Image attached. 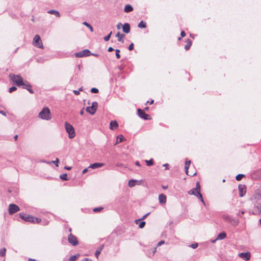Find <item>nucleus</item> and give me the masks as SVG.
Returning <instances> with one entry per match:
<instances>
[{
	"label": "nucleus",
	"instance_id": "f257e3e1",
	"mask_svg": "<svg viewBox=\"0 0 261 261\" xmlns=\"http://www.w3.org/2000/svg\"><path fill=\"white\" fill-rule=\"evenodd\" d=\"M251 200L254 204V211L251 213L253 215L261 213V194L259 192H256L251 198Z\"/></svg>",
	"mask_w": 261,
	"mask_h": 261
},
{
	"label": "nucleus",
	"instance_id": "f03ea898",
	"mask_svg": "<svg viewBox=\"0 0 261 261\" xmlns=\"http://www.w3.org/2000/svg\"><path fill=\"white\" fill-rule=\"evenodd\" d=\"M39 118L49 120L51 118V114L49 109L48 108H44L38 114Z\"/></svg>",
	"mask_w": 261,
	"mask_h": 261
},
{
	"label": "nucleus",
	"instance_id": "7ed1b4c3",
	"mask_svg": "<svg viewBox=\"0 0 261 261\" xmlns=\"http://www.w3.org/2000/svg\"><path fill=\"white\" fill-rule=\"evenodd\" d=\"M9 77L17 86H23L24 83V81L20 75L11 73L9 75Z\"/></svg>",
	"mask_w": 261,
	"mask_h": 261
},
{
	"label": "nucleus",
	"instance_id": "20e7f679",
	"mask_svg": "<svg viewBox=\"0 0 261 261\" xmlns=\"http://www.w3.org/2000/svg\"><path fill=\"white\" fill-rule=\"evenodd\" d=\"M65 127L66 131L68 134L69 138L70 139L73 138L75 136L73 127L67 122H65Z\"/></svg>",
	"mask_w": 261,
	"mask_h": 261
},
{
	"label": "nucleus",
	"instance_id": "39448f33",
	"mask_svg": "<svg viewBox=\"0 0 261 261\" xmlns=\"http://www.w3.org/2000/svg\"><path fill=\"white\" fill-rule=\"evenodd\" d=\"M222 218L224 221H227L234 226L237 225L239 223V219L233 218L231 216L228 215H223Z\"/></svg>",
	"mask_w": 261,
	"mask_h": 261
},
{
	"label": "nucleus",
	"instance_id": "423d86ee",
	"mask_svg": "<svg viewBox=\"0 0 261 261\" xmlns=\"http://www.w3.org/2000/svg\"><path fill=\"white\" fill-rule=\"evenodd\" d=\"M33 44L38 48H43V46L40 37L38 35H36L33 39Z\"/></svg>",
	"mask_w": 261,
	"mask_h": 261
},
{
	"label": "nucleus",
	"instance_id": "0eeeda50",
	"mask_svg": "<svg viewBox=\"0 0 261 261\" xmlns=\"http://www.w3.org/2000/svg\"><path fill=\"white\" fill-rule=\"evenodd\" d=\"M98 107V103L96 101H94L92 103V106L90 107H87L86 108V111L91 115H93L96 112Z\"/></svg>",
	"mask_w": 261,
	"mask_h": 261
},
{
	"label": "nucleus",
	"instance_id": "6e6552de",
	"mask_svg": "<svg viewBox=\"0 0 261 261\" xmlns=\"http://www.w3.org/2000/svg\"><path fill=\"white\" fill-rule=\"evenodd\" d=\"M91 55V53L89 50L85 49L83 50L76 53L75 56L77 58H82L84 57L89 56Z\"/></svg>",
	"mask_w": 261,
	"mask_h": 261
},
{
	"label": "nucleus",
	"instance_id": "1a4fd4ad",
	"mask_svg": "<svg viewBox=\"0 0 261 261\" xmlns=\"http://www.w3.org/2000/svg\"><path fill=\"white\" fill-rule=\"evenodd\" d=\"M20 210L18 205L15 204H10L9 205L8 212L10 215L13 214Z\"/></svg>",
	"mask_w": 261,
	"mask_h": 261
},
{
	"label": "nucleus",
	"instance_id": "9d476101",
	"mask_svg": "<svg viewBox=\"0 0 261 261\" xmlns=\"http://www.w3.org/2000/svg\"><path fill=\"white\" fill-rule=\"evenodd\" d=\"M201 187L199 182H197L196 184V187L191 189L188 192V194L190 195L196 196V193L200 191Z\"/></svg>",
	"mask_w": 261,
	"mask_h": 261
},
{
	"label": "nucleus",
	"instance_id": "9b49d317",
	"mask_svg": "<svg viewBox=\"0 0 261 261\" xmlns=\"http://www.w3.org/2000/svg\"><path fill=\"white\" fill-rule=\"evenodd\" d=\"M20 218L26 222H32L34 223L35 217L30 215H27L23 214H19Z\"/></svg>",
	"mask_w": 261,
	"mask_h": 261
},
{
	"label": "nucleus",
	"instance_id": "f8f14e48",
	"mask_svg": "<svg viewBox=\"0 0 261 261\" xmlns=\"http://www.w3.org/2000/svg\"><path fill=\"white\" fill-rule=\"evenodd\" d=\"M68 240L69 243L73 246H76L79 244L76 238L71 233L69 235Z\"/></svg>",
	"mask_w": 261,
	"mask_h": 261
},
{
	"label": "nucleus",
	"instance_id": "ddd939ff",
	"mask_svg": "<svg viewBox=\"0 0 261 261\" xmlns=\"http://www.w3.org/2000/svg\"><path fill=\"white\" fill-rule=\"evenodd\" d=\"M137 112L138 115L140 118L144 120L150 119V116L148 114L145 113L143 110L140 109H138Z\"/></svg>",
	"mask_w": 261,
	"mask_h": 261
},
{
	"label": "nucleus",
	"instance_id": "4468645a",
	"mask_svg": "<svg viewBox=\"0 0 261 261\" xmlns=\"http://www.w3.org/2000/svg\"><path fill=\"white\" fill-rule=\"evenodd\" d=\"M238 256L244 259L245 260H249L251 257V254L249 252H242L238 254Z\"/></svg>",
	"mask_w": 261,
	"mask_h": 261
},
{
	"label": "nucleus",
	"instance_id": "2eb2a0df",
	"mask_svg": "<svg viewBox=\"0 0 261 261\" xmlns=\"http://www.w3.org/2000/svg\"><path fill=\"white\" fill-rule=\"evenodd\" d=\"M22 86L23 89H26L30 93H34V91L32 89V86L28 81H25L24 83Z\"/></svg>",
	"mask_w": 261,
	"mask_h": 261
},
{
	"label": "nucleus",
	"instance_id": "dca6fc26",
	"mask_svg": "<svg viewBox=\"0 0 261 261\" xmlns=\"http://www.w3.org/2000/svg\"><path fill=\"white\" fill-rule=\"evenodd\" d=\"M239 195L241 197L244 196L246 193V186L245 185H240L239 186Z\"/></svg>",
	"mask_w": 261,
	"mask_h": 261
},
{
	"label": "nucleus",
	"instance_id": "f3484780",
	"mask_svg": "<svg viewBox=\"0 0 261 261\" xmlns=\"http://www.w3.org/2000/svg\"><path fill=\"white\" fill-rule=\"evenodd\" d=\"M159 200L161 204H165L166 202V196L163 194L159 195Z\"/></svg>",
	"mask_w": 261,
	"mask_h": 261
},
{
	"label": "nucleus",
	"instance_id": "a211bd4d",
	"mask_svg": "<svg viewBox=\"0 0 261 261\" xmlns=\"http://www.w3.org/2000/svg\"><path fill=\"white\" fill-rule=\"evenodd\" d=\"M104 165V164L102 163H95L92 164H91L89 168H92V169H96L98 168H100L102 167Z\"/></svg>",
	"mask_w": 261,
	"mask_h": 261
},
{
	"label": "nucleus",
	"instance_id": "6ab92c4d",
	"mask_svg": "<svg viewBox=\"0 0 261 261\" xmlns=\"http://www.w3.org/2000/svg\"><path fill=\"white\" fill-rule=\"evenodd\" d=\"M122 30L125 33H128L130 32V25L128 23H125L122 25Z\"/></svg>",
	"mask_w": 261,
	"mask_h": 261
},
{
	"label": "nucleus",
	"instance_id": "aec40b11",
	"mask_svg": "<svg viewBox=\"0 0 261 261\" xmlns=\"http://www.w3.org/2000/svg\"><path fill=\"white\" fill-rule=\"evenodd\" d=\"M118 126V124L116 121H112L110 123V128L112 130L117 128Z\"/></svg>",
	"mask_w": 261,
	"mask_h": 261
},
{
	"label": "nucleus",
	"instance_id": "412c9836",
	"mask_svg": "<svg viewBox=\"0 0 261 261\" xmlns=\"http://www.w3.org/2000/svg\"><path fill=\"white\" fill-rule=\"evenodd\" d=\"M226 237V234L225 232H222L218 234L216 238V240H223Z\"/></svg>",
	"mask_w": 261,
	"mask_h": 261
},
{
	"label": "nucleus",
	"instance_id": "4be33fe9",
	"mask_svg": "<svg viewBox=\"0 0 261 261\" xmlns=\"http://www.w3.org/2000/svg\"><path fill=\"white\" fill-rule=\"evenodd\" d=\"M116 36L118 38V41L119 42H123L124 40H123V38L125 37V35L123 34H120V32H118Z\"/></svg>",
	"mask_w": 261,
	"mask_h": 261
},
{
	"label": "nucleus",
	"instance_id": "5701e85b",
	"mask_svg": "<svg viewBox=\"0 0 261 261\" xmlns=\"http://www.w3.org/2000/svg\"><path fill=\"white\" fill-rule=\"evenodd\" d=\"M133 10V7L129 4L126 5L124 7V11L126 13L132 12Z\"/></svg>",
	"mask_w": 261,
	"mask_h": 261
},
{
	"label": "nucleus",
	"instance_id": "b1692460",
	"mask_svg": "<svg viewBox=\"0 0 261 261\" xmlns=\"http://www.w3.org/2000/svg\"><path fill=\"white\" fill-rule=\"evenodd\" d=\"M47 13L55 15L56 16L58 17H60V13L57 10H50L47 11Z\"/></svg>",
	"mask_w": 261,
	"mask_h": 261
},
{
	"label": "nucleus",
	"instance_id": "393cba45",
	"mask_svg": "<svg viewBox=\"0 0 261 261\" xmlns=\"http://www.w3.org/2000/svg\"><path fill=\"white\" fill-rule=\"evenodd\" d=\"M186 42H187V44H186V45L185 46V49L186 50H188L190 49V48L191 47V45H192V41L189 39H188L186 41Z\"/></svg>",
	"mask_w": 261,
	"mask_h": 261
},
{
	"label": "nucleus",
	"instance_id": "a878e982",
	"mask_svg": "<svg viewBox=\"0 0 261 261\" xmlns=\"http://www.w3.org/2000/svg\"><path fill=\"white\" fill-rule=\"evenodd\" d=\"M103 247H104V245H102L101 246H100L99 247V248L95 251V256L96 257V258H97L98 257V256L99 255V254H100L101 253V250L103 249Z\"/></svg>",
	"mask_w": 261,
	"mask_h": 261
},
{
	"label": "nucleus",
	"instance_id": "bb28decb",
	"mask_svg": "<svg viewBox=\"0 0 261 261\" xmlns=\"http://www.w3.org/2000/svg\"><path fill=\"white\" fill-rule=\"evenodd\" d=\"M190 164H191L190 161H187V160L186 161L185 169V172L187 175H189L188 174V169L189 168Z\"/></svg>",
	"mask_w": 261,
	"mask_h": 261
},
{
	"label": "nucleus",
	"instance_id": "cd10ccee",
	"mask_svg": "<svg viewBox=\"0 0 261 261\" xmlns=\"http://www.w3.org/2000/svg\"><path fill=\"white\" fill-rule=\"evenodd\" d=\"M138 180L135 179H130L128 181V185L129 187H133L135 186L136 183L138 182Z\"/></svg>",
	"mask_w": 261,
	"mask_h": 261
},
{
	"label": "nucleus",
	"instance_id": "c85d7f7f",
	"mask_svg": "<svg viewBox=\"0 0 261 261\" xmlns=\"http://www.w3.org/2000/svg\"><path fill=\"white\" fill-rule=\"evenodd\" d=\"M198 199H199L200 200V201L203 203V204L205 205V202L204 201V200L203 199V197H202V194H201L200 193V191L199 192L198 191L197 193H196V196Z\"/></svg>",
	"mask_w": 261,
	"mask_h": 261
},
{
	"label": "nucleus",
	"instance_id": "c756f323",
	"mask_svg": "<svg viewBox=\"0 0 261 261\" xmlns=\"http://www.w3.org/2000/svg\"><path fill=\"white\" fill-rule=\"evenodd\" d=\"M123 136L122 135L117 136L116 144L121 143V142L123 141Z\"/></svg>",
	"mask_w": 261,
	"mask_h": 261
},
{
	"label": "nucleus",
	"instance_id": "7c9ffc66",
	"mask_svg": "<svg viewBox=\"0 0 261 261\" xmlns=\"http://www.w3.org/2000/svg\"><path fill=\"white\" fill-rule=\"evenodd\" d=\"M138 26L140 28H145L146 27V22L142 20L139 23Z\"/></svg>",
	"mask_w": 261,
	"mask_h": 261
},
{
	"label": "nucleus",
	"instance_id": "2f4dec72",
	"mask_svg": "<svg viewBox=\"0 0 261 261\" xmlns=\"http://www.w3.org/2000/svg\"><path fill=\"white\" fill-rule=\"evenodd\" d=\"M83 24H84V25H85L87 28H88L91 32H93V29L92 27L89 23L85 21V22H83Z\"/></svg>",
	"mask_w": 261,
	"mask_h": 261
},
{
	"label": "nucleus",
	"instance_id": "473e14b6",
	"mask_svg": "<svg viewBox=\"0 0 261 261\" xmlns=\"http://www.w3.org/2000/svg\"><path fill=\"white\" fill-rule=\"evenodd\" d=\"M60 178L63 180H68L67 174L66 173L62 174L60 175Z\"/></svg>",
	"mask_w": 261,
	"mask_h": 261
},
{
	"label": "nucleus",
	"instance_id": "72a5a7b5",
	"mask_svg": "<svg viewBox=\"0 0 261 261\" xmlns=\"http://www.w3.org/2000/svg\"><path fill=\"white\" fill-rule=\"evenodd\" d=\"M6 249L4 248L0 250V256H4L6 255Z\"/></svg>",
	"mask_w": 261,
	"mask_h": 261
},
{
	"label": "nucleus",
	"instance_id": "f704fd0d",
	"mask_svg": "<svg viewBox=\"0 0 261 261\" xmlns=\"http://www.w3.org/2000/svg\"><path fill=\"white\" fill-rule=\"evenodd\" d=\"M244 176H245V175L244 174H239L236 176V179L237 180L239 181V180H241L242 179V178Z\"/></svg>",
	"mask_w": 261,
	"mask_h": 261
},
{
	"label": "nucleus",
	"instance_id": "c9c22d12",
	"mask_svg": "<svg viewBox=\"0 0 261 261\" xmlns=\"http://www.w3.org/2000/svg\"><path fill=\"white\" fill-rule=\"evenodd\" d=\"M146 165L148 166H150L153 165V161L152 159H150V160H146Z\"/></svg>",
	"mask_w": 261,
	"mask_h": 261
},
{
	"label": "nucleus",
	"instance_id": "e433bc0d",
	"mask_svg": "<svg viewBox=\"0 0 261 261\" xmlns=\"http://www.w3.org/2000/svg\"><path fill=\"white\" fill-rule=\"evenodd\" d=\"M112 34V32H111L107 36H105L103 38L104 40L105 41H108L110 39Z\"/></svg>",
	"mask_w": 261,
	"mask_h": 261
},
{
	"label": "nucleus",
	"instance_id": "4c0bfd02",
	"mask_svg": "<svg viewBox=\"0 0 261 261\" xmlns=\"http://www.w3.org/2000/svg\"><path fill=\"white\" fill-rule=\"evenodd\" d=\"M102 209H103L102 207H95V208H93V212H94L95 213H97V212H100Z\"/></svg>",
	"mask_w": 261,
	"mask_h": 261
},
{
	"label": "nucleus",
	"instance_id": "58836bf2",
	"mask_svg": "<svg viewBox=\"0 0 261 261\" xmlns=\"http://www.w3.org/2000/svg\"><path fill=\"white\" fill-rule=\"evenodd\" d=\"M115 53H116V57L117 59H119L120 58V50L116 49H115Z\"/></svg>",
	"mask_w": 261,
	"mask_h": 261
},
{
	"label": "nucleus",
	"instance_id": "ea45409f",
	"mask_svg": "<svg viewBox=\"0 0 261 261\" xmlns=\"http://www.w3.org/2000/svg\"><path fill=\"white\" fill-rule=\"evenodd\" d=\"M82 91V88H80L79 90H73V92L75 95H78L80 94V92Z\"/></svg>",
	"mask_w": 261,
	"mask_h": 261
},
{
	"label": "nucleus",
	"instance_id": "a19ab883",
	"mask_svg": "<svg viewBox=\"0 0 261 261\" xmlns=\"http://www.w3.org/2000/svg\"><path fill=\"white\" fill-rule=\"evenodd\" d=\"M91 92L93 93H98V89L96 88H92L91 89Z\"/></svg>",
	"mask_w": 261,
	"mask_h": 261
},
{
	"label": "nucleus",
	"instance_id": "79ce46f5",
	"mask_svg": "<svg viewBox=\"0 0 261 261\" xmlns=\"http://www.w3.org/2000/svg\"><path fill=\"white\" fill-rule=\"evenodd\" d=\"M145 222L141 221L139 225V227L140 228H143L145 226Z\"/></svg>",
	"mask_w": 261,
	"mask_h": 261
},
{
	"label": "nucleus",
	"instance_id": "37998d69",
	"mask_svg": "<svg viewBox=\"0 0 261 261\" xmlns=\"http://www.w3.org/2000/svg\"><path fill=\"white\" fill-rule=\"evenodd\" d=\"M198 245L197 243H193L191 244L189 246L193 249H196L198 247Z\"/></svg>",
	"mask_w": 261,
	"mask_h": 261
},
{
	"label": "nucleus",
	"instance_id": "c03bdc74",
	"mask_svg": "<svg viewBox=\"0 0 261 261\" xmlns=\"http://www.w3.org/2000/svg\"><path fill=\"white\" fill-rule=\"evenodd\" d=\"M149 214H150L149 213H148L147 214H145L144 216H143L142 217V218L141 219V220L144 219L148 215H149ZM140 221V219L137 220H136V223L137 224L138 222H139Z\"/></svg>",
	"mask_w": 261,
	"mask_h": 261
},
{
	"label": "nucleus",
	"instance_id": "a18cd8bd",
	"mask_svg": "<svg viewBox=\"0 0 261 261\" xmlns=\"http://www.w3.org/2000/svg\"><path fill=\"white\" fill-rule=\"evenodd\" d=\"M16 89H17L16 87L13 86L9 88V92L10 93H11V92L16 90Z\"/></svg>",
	"mask_w": 261,
	"mask_h": 261
},
{
	"label": "nucleus",
	"instance_id": "49530a36",
	"mask_svg": "<svg viewBox=\"0 0 261 261\" xmlns=\"http://www.w3.org/2000/svg\"><path fill=\"white\" fill-rule=\"evenodd\" d=\"M41 221V219L40 218L35 217L34 222V223H39Z\"/></svg>",
	"mask_w": 261,
	"mask_h": 261
},
{
	"label": "nucleus",
	"instance_id": "de8ad7c7",
	"mask_svg": "<svg viewBox=\"0 0 261 261\" xmlns=\"http://www.w3.org/2000/svg\"><path fill=\"white\" fill-rule=\"evenodd\" d=\"M59 160L57 158L56 160L54 161H52V163H54L56 165V166L57 167H58L59 166Z\"/></svg>",
	"mask_w": 261,
	"mask_h": 261
},
{
	"label": "nucleus",
	"instance_id": "09e8293b",
	"mask_svg": "<svg viewBox=\"0 0 261 261\" xmlns=\"http://www.w3.org/2000/svg\"><path fill=\"white\" fill-rule=\"evenodd\" d=\"M77 257L76 255H72L69 258V260H71V261H74L76 260Z\"/></svg>",
	"mask_w": 261,
	"mask_h": 261
},
{
	"label": "nucleus",
	"instance_id": "8fccbe9b",
	"mask_svg": "<svg viewBox=\"0 0 261 261\" xmlns=\"http://www.w3.org/2000/svg\"><path fill=\"white\" fill-rule=\"evenodd\" d=\"M134 45L133 43H130L128 46V49L132 50L134 49Z\"/></svg>",
	"mask_w": 261,
	"mask_h": 261
},
{
	"label": "nucleus",
	"instance_id": "3c124183",
	"mask_svg": "<svg viewBox=\"0 0 261 261\" xmlns=\"http://www.w3.org/2000/svg\"><path fill=\"white\" fill-rule=\"evenodd\" d=\"M165 243V241H163V240H162L161 241H160L158 243V245L157 246H161L162 245L164 244Z\"/></svg>",
	"mask_w": 261,
	"mask_h": 261
},
{
	"label": "nucleus",
	"instance_id": "603ef678",
	"mask_svg": "<svg viewBox=\"0 0 261 261\" xmlns=\"http://www.w3.org/2000/svg\"><path fill=\"white\" fill-rule=\"evenodd\" d=\"M244 213V211H241L239 212L237 215L240 217H241V215H243Z\"/></svg>",
	"mask_w": 261,
	"mask_h": 261
},
{
	"label": "nucleus",
	"instance_id": "864d4df0",
	"mask_svg": "<svg viewBox=\"0 0 261 261\" xmlns=\"http://www.w3.org/2000/svg\"><path fill=\"white\" fill-rule=\"evenodd\" d=\"M180 35L181 37H185L186 36V33L185 32V31H182L180 33Z\"/></svg>",
	"mask_w": 261,
	"mask_h": 261
},
{
	"label": "nucleus",
	"instance_id": "5fc2aeb1",
	"mask_svg": "<svg viewBox=\"0 0 261 261\" xmlns=\"http://www.w3.org/2000/svg\"><path fill=\"white\" fill-rule=\"evenodd\" d=\"M122 26V24L121 23L119 22L117 24V28L118 29H120L121 28V27Z\"/></svg>",
	"mask_w": 261,
	"mask_h": 261
},
{
	"label": "nucleus",
	"instance_id": "6e6d98bb",
	"mask_svg": "<svg viewBox=\"0 0 261 261\" xmlns=\"http://www.w3.org/2000/svg\"><path fill=\"white\" fill-rule=\"evenodd\" d=\"M90 168L89 167L87 168L84 169L82 171L83 174L86 173Z\"/></svg>",
	"mask_w": 261,
	"mask_h": 261
},
{
	"label": "nucleus",
	"instance_id": "4d7b16f0",
	"mask_svg": "<svg viewBox=\"0 0 261 261\" xmlns=\"http://www.w3.org/2000/svg\"><path fill=\"white\" fill-rule=\"evenodd\" d=\"M0 113L5 116H6V113L5 112H4V111L0 110Z\"/></svg>",
	"mask_w": 261,
	"mask_h": 261
},
{
	"label": "nucleus",
	"instance_id": "13d9d810",
	"mask_svg": "<svg viewBox=\"0 0 261 261\" xmlns=\"http://www.w3.org/2000/svg\"><path fill=\"white\" fill-rule=\"evenodd\" d=\"M113 50H114V49L113 48V47H109L108 48V51L109 52H111V51H113Z\"/></svg>",
	"mask_w": 261,
	"mask_h": 261
},
{
	"label": "nucleus",
	"instance_id": "bf43d9fd",
	"mask_svg": "<svg viewBox=\"0 0 261 261\" xmlns=\"http://www.w3.org/2000/svg\"><path fill=\"white\" fill-rule=\"evenodd\" d=\"M163 166L166 167V169H169V168H168L169 164H165L163 165Z\"/></svg>",
	"mask_w": 261,
	"mask_h": 261
},
{
	"label": "nucleus",
	"instance_id": "052dcab7",
	"mask_svg": "<svg viewBox=\"0 0 261 261\" xmlns=\"http://www.w3.org/2000/svg\"><path fill=\"white\" fill-rule=\"evenodd\" d=\"M83 261H92V260L90 258H85L83 259Z\"/></svg>",
	"mask_w": 261,
	"mask_h": 261
},
{
	"label": "nucleus",
	"instance_id": "680f3d73",
	"mask_svg": "<svg viewBox=\"0 0 261 261\" xmlns=\"http://www.w3.org/2000/svg\"><path fill=\"white\" fill-rule=\"evenodd\" d=\"M64 168L66 170H69L71 169V167L65 166Z\"/></svg>",
	"mask_w": 261,
	"mask_h": 261
},
{
	"label": "nucleus",
	"instance_id": "e2e57ef3",
	"mask_svg": "<svg viewBox=\"0 0 261 261\" xmlns=\"http://www.w3.org/2000/svg\"><path fill=\"white\" fill-rule=\"evenodd\" d=\"M156 251V248H154L152 250V255H153Z\"/></svg>",
	"mask_w": 261,
	"mask_h": 261
},
{
	"label": "nucleus",
	"instance_id": "0e129e2a",
	"mask_svg": "<svg viewBox=\"0 0 261 261\" xmlns=\"http://www.w3.org/2000/svg\"><path fill=\"white\" fill-rule=\"evenodd\" d=\"M84 113V109L83 108L80 112V114L81 115H83Z\"/></svg>",
	"mask_w": 261,
	"mask_h": 261
},
{
	"label": "nucleus",
	"instance_id": "69168bd1",
	"mask_svg": "<svg viewBox=\"0 0 261 261\" xmlns=\"http://www.w3.org/2000/svg\"><path fill=\"white\" fill-rule=\"evenodd\" d=\"M17 138H18V135H16L14 136V139L15 141H16L17 140Z\"/></svg>",
	"mask_w": 261,
	"mask_h": 261
},
{
	"label": "nucleus",
	"instance_id": "338daca9",
	"mask_svg": "<svg viewBox=\"0 0 261 261\" xmlns=\"http://www.w3.org/2000/svg\"><path fill=\"white\" fill-rule=\"evenodd\" d=\"M91 55H92V56H94L95 57H98L99 56V55H98L97 54H91Z\"/></svg>",
	"mask_w": 261,
	"mask_h": 261
},
{
	"label": "nucleus",
	"instance_id": "774afa93",
	"mask_svg": "<svg viewBox=\"0 0 261 261\" xmlns=\"http://www.w3.org/2000/svg\"><path fill=\"white\" fill-rule=\"evenodd\" d=\"M29 261H37V260L36 259H35L29 258Z\"/></svg>",
	"mask_w": 261,
	"mask_h": 261
}]
</instances>
